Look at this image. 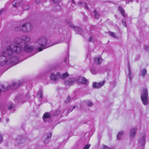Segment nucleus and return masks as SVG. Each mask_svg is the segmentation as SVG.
<instances>
[{"label": "nucleus", "mask_w": 149, "mask_h": 149, "mask_svg": "<svg viewBox=\"0 0 149 149\" xmlns=\"http://www.w3.org/2000/svg\"><path fill=\"white\" fill-rule=\"evenodd\" d=\"M73 82L72 81H67L65 82V83L67 85H72V84Z\"/></svg>", "instance_id": "nucleus-23"}, {"label": "nucleus", "mask_w": 149, "mask_h": 149, "mask_svg": "<svg viewBox=\"0 0 149 149\" xmlns=\"http://www.w3.org/2000/svg\"><path fill=\"white\" fill-rule=\"evenodd\" d=\"M37 96L39 100H42V91H40L38 93Z\"/></svg>", "instance_id": "nucleus-17"}, {"label": "nucleus", "mask_w": 149, "mask_h": 149, "mask_svg": "<svg viewBox=\"0 0 149 149\" xmlns=\"http://www.w3.org/2000/svg\"><path fill=\"white\" fill-rule=\"evenodd\" d=\"M6 121L7 122H8L9 121V119H6Z\"/></svg>", "instance_id": "nucleus-44"}, {"label": "nucleus", "mask_w": 149, "mask_h": 149, "mask_svg": "<svg viewBox=\"0 0 149 149\" xmlns=\"http://www.w3.org/2000/svg\"><path fill=\"white\" fill-rule=\"evenodd\" d=\"M141 98L144 105H146L148 104V92L146 89H144L142 91Z\"/></svg>", "instance_id": "nucleus-4"}, {"label": "nucleus", "mask_w": 149, "mask_h": 149, "mask_svg": "<svg viewBox=\"0 0 149 149\" xmlns=\"http://www.w3.org/2000/svg\"><path fill=\"white\" fill-rule=\"evenodd\" d=\"M93 13L95 16V19H97L99 17V15L97 13V11L96 10H93Z\"/></svg>", "instance_id": "nucleus-18"}, {"label": "nucleus", "mask_w": 149, "mask_h": 149, "mask_svg": "<svg viewBox=\"0 0 149 149\" xmlns=\"http://www.w3.org/2000/svg\"><path fill=\"white\" fill-rule=\"evenodd\" d=\"M129 72L130 73V69L129 68Z\"/></svg>", "instance_id": "nucleus-45"}, {"label": "nucleus", "mask_w": 149, "mask_h": 149, "mask_svg": "<svg viewBox=\"0 0 149 149\" xmlns=\"http://www.w3.org/2000/svg\"><path fill=\"white\" fill-rule=\"evenodd\" d=\"M19 38L20 39V41H17L18 44H16L15 45H17V47L21 49V51L19 53V54L22 51V47L24 46L23 48L24 50V51L29 53L31 52L33 50V47L32 46L29 45L28 44V42L30 40V38L26 36H22V38H16V39Z\"/></svg>", "instance_id": "nucleus-2"}, {"label": "nucleus", "mask_w": 149, "mask_h": 149, "mask_svg": "<svg viewBox=\"0 0 149 149\" xmlns=\"http://www.w3.org/2000/svg\"><path fill=\"white\" fill-rule=\"evenodd\" d=\"M51 116L48 113H45L43 116V118L45 122H46L47 120L49 119Z\"/></svg>", "instance_id": "nucleus-12"}, {"label": "nucleus", "mask_w": 149, "mask_h": 149, "mask_svg": "<svg viewBox=\"0 0 149 149\" xmlns=\"http://www.w3.org/2000/svg\"><path fill=\"white\" fill-rule=\"evenodd\" d=\"M60 113V112L59 111H56L54 112V115L55 116H57L58 114H59Z\"/></svg>", "instance_id": "nucleus-32"}, {"label": "nucleus", "mask_w": 149, "mask_h": 149, "mask_svg": "<svg viewBox=\"0 0 149 149\" xmlns=\"http://www.w3.org/2000/svg\"><path fill=\"white\" fill-rule=\"evenodd\" d=\"M33 28L32 25L30 23L25 24L19 27L20 30L25 32H28L31 31Z\"/></svg>", "instance_id": "nucleus-5"}, {"label": "nucleus", "mask_w": 149, "mask_h": 149, "mask_svg": "<svg viewBox=\"0 0 149 149\" xmlns=\"http://www.w3.org/2000/svg\"><path fill=\"white\" fill-rule=\"evenodd\" d=\"M109 33L111 36L115 38H117V37L115 35V34L113 32H109Z\"/></svg>", "instance_id": "nucleus-22"}, {"label": "nucleus", "mask_w": 149, "mask_h": 149, "mask_svg": "<svg viewBox=\"0 0 149 149\" xmlns=\"http://www.w3.org/2000/svg\"><path fill=\"white\" fill-rule=\"evenodd\" d=\"M19 38L15 39L13 43L10 45L6 47L1 52L0 56V65L3 66L7 63H13V61L15 58L14 55L15 53H19L21 51L19 48L17 47L16 44H18L17 41H20Z\"/></svg>", "instance_id": "nucleus-1"}, {"label": "nucleus", "mask_w": 149, "mask_h": 149, "mask_svg": "<svg viewBox=\"0 0 149 149\" xmlns=\"http://www.w3.org/2000/svg\"><path fill=\"white\" fill-rule=\"evenodd\" d=\"M102 61V59L100 57H96L95 58V61L96 64H100Z\"/></svg>", "instance_id": "nucleus-14"}, {"label": "nucleus", "mask_w": 149, "mask_h": 149, "mask_svg": "<svg viewBox=\"0 0 149 149\" xmlns=\"http://www.w3.org/2000/svg\"><path fill=\"white\" fill-rule=\"evenodd\" d=\"M102 147V149H110V148L109 147L105 145H103Z\"/></svg>", "instance_id": "nucleus-31"}, {"label": "nucleus", "mask_w": 149, "mask_h": 149, "mask_svg": "<svg viewBox=\"0 0 149 149\" xmlns=\"http://www.w3.org/2000/svg\"><path fill=\"white\" fill-rule=\"evenodd\" d=\"M104 84V81H103L101 82L96 83L93 82L92 86L93 88H98L102 87Z\"/></svg>", "instance_id": "nucleus-9"}, {"label": "nucleus", "mask_w": 149, "mask_h": 149, "mask_svg": "<svg viewBox=\"0 0 149 149\" xmlns=\"http://www.w3.org/2000/svg\"><path fill=\"white\" fill-rule=\"evenodd\" d=\"M17 63H16L15 64V65Z\"/></svg>", "instance_id": "nucleus-48"}, {"label": "nucleus", "mask_w": 149, "mask_h": 149, "mask_svg": "<svg viewBox=\"0 0 149 149\" xmlns=\"http://www.w3.org/2000/svg\"><path fill=\"white\" fill-rule=\"evenodd\" d=\"M68 74L67 73H65L63 74L62 76V77L63 78H64L66 77H67L68 76Z\"/></svg>", "instance_id": "nucleus-29"}, {"label": "nucleus", "mask_w": 149, "mask_h": 149, "mask_svg": "<svg viewBox=\"0 0 149 149\" xmlns=\"http://www.w3.org/2000/svg\"><path fill=\"white\" fill-rule=\"evenodd\" d=\"M78 81L79 83H83L85 84H87L88 83V80L83 77H80L79 78Z\"/></svg>", "instance_id": "nucleus-10"}, {"label": "nucleus", "mask_w": 149, "mask_h": 149, "mask_svg": "<svg viewBox=\"0 0 149 149\" xmlns=\"http://www.w3.org/2000/svg\"><path fill=\"white\" fill-rule=\"evenodd\" d=\"M8 5V3H6L5 5V7H6ZM8 8L6 7V8H5L6 9V8Z\"/></svg>", "instance_id": "nucleus-42"}, {"label": "nucleus", "mask_w": 149, "mask_h": 149, "mask_svg": "<svg viewBox=\"0 0 149 149\" xmlns=\"http://www.w3.org/2000/svg\"><path fill=\"white\" fill-rule=\"evenodd\" d=\"M145 142V136L144 135L141 136L139 139V145L140 149H143L144 148Z\"/></svg>", "instance_id": "nucleus-8"}, {"label": "nucleus", "mask_w": 149, "mask_h": 149, "mask_svg": "<svg viewBox=\"0 0 149 149\" xmlns=\"http://www.w3.org/2000/svg\"><path fill=\"white\" fill-rule=\"evenodd\" d=\"M48 40L45 37H41L38 38L35 42V45L38 50V52L42 51L43 49L52 46L48 44Z\"/></svg>", "instance_id": "nucleus-3"}, {"label": "nucleus", "mask_w": 149, "mask_h": 149, "mask_svg": "<svg viewBox=\"0 0 149 149\" xmlns=\"http://www.w3.org/2000/svg\"><path fill=\"white\" fill-rule=\"evenodd\" d=\"M13 6L15 7H17V4L16 3H15L14 4H13L12 5Z\"/></svg>", "instance_id": "nucleus-38"}, {"label": "nucleus", "mask_w": 149, "mask_h": 149, "mask_svg": "<svg viewBox=\"0 0 149 149\" xmlns=\"http://www.w3.org/2000/svg\"><path fill=\"white\" fill-rule=\"evenodd\" d=\"M52 136V134L50 133H48L47 136V139L46 140H45L44 141V142L45 144H47L49 142V140L48 139H49V138H50Z\"/></svg>", "instance_id": "nucleus-16"}, {"label": "nucleus", "mask_w": 149, "mask_h": 149, "mask_svg": "<svg viewBox=\"0 0 149 149\" xmlns=\"http://www.w3.org/2000/svg\"><path fill=\"white\" fill-rule=\"evenodd\" d=\"M71 99V98L69 96H68L66 100H65V102L66 103H68L69 101H70V100Z\"/></svg>", "instance_id": "nucleus-27"}, {"label": "nucleus", "mask_w": 149, "mask_h": 149, "mask_svg": "<svg viewBox=\"0 0 149 149\" xmlns=\"http://www.w3.org/2000/svg\"><path fill=\"white\" fill-rule=\"evenodd\" d=\"M86 104L88 106L91 107L93 105L92 102L91 101H88L86 102Z\"/></svg>", "instance_id": "nucleus-24"}, {"label": "nucleus", "mask_w": 149, "mask_h": 149, "mask_svg": "<svg viewBox=\"0 0 149 149\" xmlns=\"http://www.w3.org/2000/svg\"><path fill=\"white\" fill-rule=\"evenodd\" d=\"M13 107V104L10 105L8 107V109H11Z\"/></svg>", "instance_id": "nucleus-34"}, {"label": "nucleus", "mask_w": 149, "mask_h": 149, "mask_svg": "<svg viewBox=\"0 0 149 149\" xmlns=\"http://www.w3.org/2000/svg\"><path fill=\"white\" fill-rule=\"evenodd\" d=\"M126 3L127 4H131V2H132L131 0H130L129 1H127V0H126Z\"/></svg>", "instance_id": "nucleus-33"}, {"label": "nucleus", "mask_w": 149, "mask_h": 149, "mask_svg": "<svg viewBox=\"0 0 149 149\" xmlns=\"http://www.w3.org/2000/svg\"><path fill=\"white\" fill-rule=\"evenodd\" d=\"M124 132L123 131L119 132L117 135V138L118 140L122 139L123 136Z\"/></svg>", "instance_id": "nucleus-13"}, {"label": "nucleus", "mask_w": 149, "mask_h": 149, "mask_svg": "<svg viewBox=\"0 0 149 149\" xmlns=\"http://www.w3.org/2000/svg\"><path fill=\"white\" fill-rule=\"evenodd\" d=\"M75 107V106H74L72 107H71L70 108V109L69 110V111L71 112L74 109Z\"/></svg>", "instance_id": "nucleus-37"}, {"label": "nucleus", "mask_w": 149, "mask_h": 149, "mask_svg": "<svg viewBox=\"0 0 149 149\" xmlns=\"http://www.w3.org/2000/svg\"><path fill=\"white\" fill-rule=\"evenodd\" d=\"M55 6V8L56 9H60L61 8L60 6L58 4L56 5Z\"/></svg>", "instance_id": "nucleus-28"}, {"label": "nucleus", "mask_w": 149, "mask_h": 149, "mask_svg": "<svg viewBox=\"0 0 149 149\" xmlns=\"http://www.w3.org/2000/svg\"><path fill=\"white\" fill-rule=\"evenodd\" d=\"M2 13V11L1 10L0 11V15H1V14Z\"/></svg>", "instance_id": "nucleus-43"}, {"label": "nucleus", "mask_w": 149, "mask_h": 149, "mask_svg": "<svg viewBox=\"0 0 149 149\" xmlns=\"http://www.w3.org/2000/svg\"><path fill=\"white\" fill-rule=\"evenodd\" d=\"M136 130V128H133L130 130V135L131 138H133L135 136Z\"/></svg>", "instance_id": "nucleus-11"}, {"label": "nucleus", "mask_w": 149, "mask_h": 149, "mask_svg": "<svg viewBox=\"0 0 149 149\" xmlns=\"http://www.w3.org/2000/svg\"><path fill=\"white\" fill-rule=\"evenodd\" d=\"M91 72L93 74H96L97 73V72L96 70L93 69H91Z\"/></svg>", "instance_id": "nucleus-25"}, {"label": "nucleus", "mask_w": 149, "mask_h": 149, "mask_svg": "<svg viewBox=\"0 0 149 149\" xmlns=\"http://www.w3.org/2000/svg\"><path fill=\"white\" fill-rule=\"evenodd\" d=\"M61 76V74L58 72L52 73L50 75V78L52 80L56 81L60 78Z\"/></svg>", "instance_id": "nucleus-7"}, {"label": "nucleus", "mask_w": 149, "mask_h": 149, "mask_svg": "<svg viewBox=\"0 0 149 149\" xmlns=\"http://www.w3.org/2000/svg\"><path fill=\"white\" fill-rule=\"evenodd\" d=\"M72 3L75 4L76 5L78 6V7L79 8L86 9V8L87 9H89L88 8V7L87 5L83 3L82 1H81L80 0L78 1L76 4L75 3V2L73 1Z\"/></svg>", "instance_id": "nucleus-6"}, {"label": "nucleus", "mask_w": 149, "mask_h": 149, "mask_svg": "<svg viewBox=\"0 0 149 149\" xmlns=\"http://www.w3.org/2000/svg\"><path fill=\"white\" fill-rule=\"evenodd\" d=\"M53 3H58L60 2L61 0H51Z\"/></svg>", "instance_id": "nucleus-26"}, {"label": "nucleus", "mask_w": 149, "mask_h": 149, "mask_svg": "<svg viewBox=\"0 0 149 149\" xmlns=\"http://www.w3.org/2000/svg\"><path fill=\"white\" fill-rule=\"evenodd\" d=\"M3 140V137L0 134V143H1Z\"/></svg>", "instance_id": "nucleus-35"}, {"label": "nucleus", "mask_w": 149, "mask_h": 149, "mask_svg": "<svg viewBox=\"0 0 149 149\" xmlns=\"http://www.w3.org/2000/svg\"><path fill=\"white\" fill-rule=\"evenodd\" d=\"M122 22L124 23V25L125 26V27H126V24L125 21H124V20H122Z\"/></svg>", "instance_id": "nucleus-39"}, {"label": "nucleus", "mask_w": 149, "mask_h": 149, "mask_svg": "<svg viewBox=\"0 0 149 149\" xmlns=\"http://www.w3.org/2000/svg\"><path fill=\"white\" fill-rule=\"evenodd\" d=\"M120 12L124 17H127V15L125 13L124 10H120Z\"/></svg>", "instance_id": "nucleus-21"}, {"label": "nucleus", "mask_w": 149, "mask_h": 149, "mask_svg": "<svg viewBox=\"0 0 149 149\" xmlns=\"http://www.w3.org/2000/svg\"><path fill=\"white\" fill-rule=\"evenodd\" d=\"M90 145L87 144L84 147V149H88L90 147Z\"/></svg>", "instance_id": "nucleus-30"}, {"label": "nucleus", "mask_w": 149, "mask_h": 149, "mask_svg": "<svg viewBox=\"0 0 149 149\" xmlns=\"http://www.w3.org/2000/svg\"><path fill=\"white\" fill-rule=\"evenodd\" d=\"M69 26L75 29V30H76L78 28V27H76L74 26V25L71 22H69L68 23Z\"/></svg>", "instance_id": "nucleus-19"}, {"label": "nucleus", "mask_w": 149, "mask_h": 149, "mask_svg": "<svg viewBox=\"0 0 149 149\" xmlns=\"http://www.w3.org/2000/svg\"><path fill=\"white\" fill-rule=\"evenodd\" d=\"M19 86V83L17 82H14L13 84L11 86V88L12 89H14L17 88Z\"/></svg>", "instance_id": "nucleus-15"}, {"label": "nucleus", "mask_w": 149, "mask_h": 149, "mask_svg": "<svg viewBox=\"0 0 149 149\" xmlns=\"http://www.w3.org/2000/svg\"><path fill=\"white\" fill-rule=\"evenodd\" d=\"M147 72V70L146 69H144L142 70L141 71V75L144 77Z\"/></svg>", "instance_id": "nucleus-20"}, {"label": "nucleus", "mask_w": 149, "mask_h": 149, "mask_svg": "<svg viewBox=\"0 0 149 149\" xmlns=\"http://www.w3.org/2000/svg\"><path fill=\"white\" fill-rule=\"evenodd\" d=\"M61 42H58V43H57V44L59 43H60Z\"/></svg>", "instance_id": "nucleus-46"}, {"label": "nucleus", "mask_w": 149, "mask_h": 149, "mask_svg": "<svg viewBox=\"0 0 149 149\" xmlns=\"http://www.w3.org/2000/svg\"><path fill=\"white\" fill-rule=\"evenodd\" d=\"M36 2L37 3H39L40 2V0H36Z\"/></svg>", "instance_id": "nucleus-40"}, {"label": "nucleus", "mask_w": 149, "mask_h": 149, "mask_svg": "<svg viewBox=\"0 0 149 149\" xmlns=\"http://www.w3.org/2000/svg\"><path fill=\"white\" fill-rule=\"evenodd\" d=\"M93 37L92 36L91 37L89 38V40L90 42H92L93 40Z\"/></svg>", "instance_id": "nucleus-36"}, {"label": "nucleus", "mask_w": 149, "mask_h": 149, "mask_svg": "<svg viewBox=\"0 0 149 149\" xmlns=\"http://www.w3.org/2000/svg\"><path fill=\"white\" fill-rule=\"evenodd\" d=\"M118 9H123L122 7L121 6H119L118 7Z\"/></svg>", "instance_id": "nucleus-41"}, {"label": "nucleus", "mask_w": 149, "mask_h": 149, "mask_svg": "<svg viewBox=\"0 0 149 149\" xmlns=\"http://www.w3.org/2000/svg\"><path fill=\"white\" fill-rule=\"evenodd\" d=\"M64 61L65 62H66V59Z\"/></svg>", "instance_id": "nucleus-47"}]
</instances>
